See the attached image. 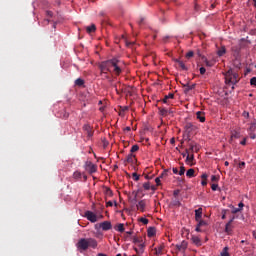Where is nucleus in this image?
<instances>
[{
    "mask_svg": "<svg viewBox=\"0 0 256 256\" xmlns=\"http://www.w3.org/2000/svg\"><path fill=\"white\" fill-rule=\"evenodd\" d=\"M123 63L121 62V60L117 59V58H112L110 60L107 61H103L100 63L99 65V69L101 71V73H115L116 75H121L123 69Z\"/></svg>",
    "mask_w": 256,
    "mask_h": 256,
    "instance_id": "obj_1",
    "label": "nucleus"
},
{
    "mask_svg": "<svg viewBox=\"0 0 256 256\" xmlns=\"http://www.w3.org/2000/svg\"><path fill=\"white\" fill-rule=\"evenodd\" d=\"M76 247L80 253H83V251H87L89 247H92V249H96L97 247V240L93 238H81L77 244Z\"/></svg>",
    "mask_w": 256,
    "mask_h": 256,
    "instance_id": "obj_2",
    "label": "nucleus"
},
{
    "mask_svg": "<svg viewBox=\"0 0 256 256\" xmlns=\"http://www.w3.org/2000/svg\"><path fill=\"white\" fill-rule=\"evenodd\" d=\"M225 81L227 85H237V83H239V74L235 72V70L229 69L225 73Z\"/></svg>",
    "mask_w": 256,
    "mask_h": 256,
    "instance_id": "obj_3",
    "label": "nucleus"
},
{
    "mask_svg": "<svg viewBox=\"0 0 256 256\" xmlns=\"http://www.w3.org/2000/svg\"><path fill=\"white\" fill-rule=\"evenodd\" d=\"M95 229H102V231H110V229H113V224H111V221H104L102 223L96 224Z\"/></svg>",
    "mask_w": 256,
    "mask_h": 256,
    "instance_id": "obj_4",
    "label": "nucleus"
},
{
    "mask_svg": "<svg viewBox=\"0 0 256 256\" xmlns=\"http://www.w3.org/2000/svg\"><path fill=\"white\" fill-rule=\"evenodd\" d=\"M85 170L90 173V175H93V173H97V165L93 164L91 161H87L85 163Z\"/></svg>",
    "mask_w": 256,
    "mask_h": 256,
    "instance_id": "obj_5",
    "label": "nucleus"
},
{
    "mask_svg": "<svg viewBox=\"0 0 256 256\" xmlns=\"http://www.w3.org/2000/svg\"><path fill=\"white\" fill-rule=\"evenodd\" d=\"M84 217L91 223H97V215L92 211H86Z\"/></svg>",
    "mask_w": 256,
    "mask_h": 256,
    "instance_id": "obj_6",
    "label": "nucleus"
},
{
    "mask_svg": "<svg viewBox=\"0 0 256 256\" xmlns=\"http://www.w3.org/2000/svg\"><path fill=\"white\" fill-rule=\"evenodd\" d=\"M136 207L138 211H141V213H145V208L147 207V200H140L137 204Z\"/></svg>",
    "mask_w": 256,
    "mask_h": 256,
    "instance_id": "obj_7",
    "label": "nucleus"
},
{
    "mask_svg": "<svg viewBox=\"0 0 256 256\" xmlns=\"http://www.w3.org/2000/svg\"><path fill=\"white\" fill-rule=\"evenodd\" d=\"M189 147V151H191V153H199V149H201V146L195 142H190Z\"/></svg>",
    "mask_w": 256,
    "mask_h": 256,
    "instance_id": "obj_8",
    "label": "nucleus"
},
{
    "mask_svg": "<svg viewBox=\"0 0 256 256\" xmlns=\"http://www.w3.org/2000/svg\"><path fill=\"white\" fill-rule=\"evenodd\" d=\"M174 63H177V65L180 67V69H182V71H187L188 70L184 61H181L179 59H174Z\"/></svg>",
    "mask_w": 256,
    "mask_h": 256,
    "instance_id": "obj_9",
    "label": "nucleus"
},
{
    "mask_svg": "<svg viewBox=\"0 0 256 256\" xmlns=\"http://www.w3.org/2000/svg\"><path fill=\"white\" fill-rule=\"evenodd\" d=\"M203 217V208H198L195 210V221H199Z\"/></svg>",
    "mask_w": 256,
    "mask_h": 256,
    "instance_id": "obj_10",
    "label": "nucleus"
},
{
    "mask_svg": "<svg viewBox=\"0 0 256 256\" xmlns=\"http://www.w3.org/2000/svg\"><path fill=\"white\" fill-rule=\"evenodd\" d=\"M83 131L86 132L88 137H91L93 135V128H91L88 124L83 126Z\"/></svg>",
    "mask_w": 256,
    "mask_h": 256,
    "instance_id": "obj_11",
    "label": "nucleus"
},
{
    "mask_svg": "<svg viewBox=\"0 0 256 256\" xmlns=\"http://www.w3.org/2000/svg\"><path fill=\"white\" fill-rule=\"evenodd\" d=\"M196 118L200 121V123H205V112H196Z\"/></svg>",
    "mask_w": 256,
    "mask_h": 256,
    "instance_id": "obj_12",
    "label": "nucleus"
},
{
    "mask_svg": "<svg viewBox=\"0 0 256 256\" xmlns=\"http://www.w3.org/2000/svg\"><path fill=\"white\" fill-rule=\"evenodd\" d=\"M115 231H118V233H125V224L119 223L116 226H114Z\"/></svg>",
    "mask_w": 256,
    "mask_h": 256,
    "instance_id": "obj_13",
    "label": "nucleus"
},
{
    "mask_svg": "<svg viewBox=\"0 0 256 256\" xmlns=\"http://www.w3.org/2000/svg\"><path fill=\"white\" fill-rule=\"evenodd\" d=\"M187 241H182L180 244L176 245V248L178 249V251H185V249H187Z\"/></svg>",
    "mask_w": 256,
    "mask_h": 256,
    "instance_id": "obj_14",
    "label": "nucleus"
},
{
    "mask_svg": "<svg viewBox=\"0 0 256 256\" xmlns=\"http://www.w3.org/2000/svg\"><path fill=\"white\" fill-rule=\"evenodd\" d=\"M147 235L148 237H155V235H157V229H155V227L148 228Z\"/></svg>",
    "mask_w": 256,
    "mask_h": 256,
    "instance_id": "obj_15",
    "label": "nucleus"
},
{
    "mask_svg": "<svg viewBox=\"0 0 256 256\" xmlns=\"http://www.w3.org/2000/svg\"><path fill=\"white\" fill-rule=\"evenodd\" d=\"M133 243L140 245L143 243V237L142 236H133L132 238Z\"/></svg>",
    "mask_w": 256,
    "mask_h": 256,
    "instance_id": "obj_16",
    "label": "nucleus"
},
{
    "mask_svg": "<svg viewBox=\"0 0 256 256\" xmlns=\"http://www.w3.org/2000/svg\"><path fill=\"white\" fill-rule=\"evenodd\" d=\"M86 31L87 33H95V31H97V26H95V24L87 26Z\"/></svg>",
    "mask_w": 256,
    "mask_h": 256,
    "instance_id": "obj_17",
    "label": "nucleus"
},
{
    "mask_svg": "<svg viewBox=\"0 0 256 256\" xmlns=\"http://www.w3.org/2000/svg\"><path fill=\"white\" fill-rule=\"evenodd\" d=\"M227 53V49L225 46H221V48L217 51L218 57H223Z\"/></svg>",
    "mask_w": 256,
    "mask_h": 256,
    "instance_id": "obj_18",
    "label": "nucleus"
},
{
    "mask_svg": "<svg viewBox=\"0 0 256 256\" xmlns=\"http://www.w3.org/2000/svg\"><path fill=\"white\" fill-rule=\"evenodd\" d=\"M143 189H145V191H149V189H152V191H155V186H151V183L146 182L143 184Z\"/></svg>",
    "mask_w": 256,
    "mask_h": 256,
    "instance_id": "obj_19",
    "label": "nucleus"
},
{
    "mask_svg": "<svg viewBox=\"0 0 256 256\" xmlns=\"http://www.w3.org/2000/svg\"><path fill=\"white\" fill-rule=\"evenodd\" d=\"M125 163H135V155L134 154H129L126 158Z\"/></svg>",
    "mask_w": 256,
    "mask_h": 256,
    "instance_id": "obj_20",
    "label": "nucleus"
},
{
    "mask_svg": "<svg viewBox=\"0 0 256 256\" xmlns=\"http://www.w3.org/2000/svg\"><path fill=\"white\" fill-rule=\"evenodd\" d=\"M185 129L188 130L189 133H191V131H195L196 127L192 123H187L185 125Z\"/></svg>",
    "mask_w": 256,
    "mask_h": 256,
    "instance_id": "obj_21",
    "label": "nucleus"
},
{
    "mask_svg": "<svg viewBox=\"0 0 256 256\" xmlns=\"http://www.w3.org/2000/svg\"><path fill=\"white\" fill-rule=\"evenodd\" d=\"M75 85H76L77 87H83V85H85V80H84V79H81V78H77V79L75 80Z\"/></svg>",
    "mask_w": 256,
    "mask_h": 256,
    "instance_id": "obj_22",
    "label": "nucleus"
},
{
    "mask_svg": "<svg viewBox=\"0 0 256 256\" xmlns=\"http://www.w3.org/2000/svg\"><path fill=\"white\" fill-rule=\"evenodd\" d=\"M186 176H188V177H189V179H191V178L195 177V169L190 168L189 170H187V172H186Z\"/></svg>",
    "mask_w": 256,
    "mask_h": 256,
    "instance_id": "obj_23",
    "label": "nucleus"
},
{
    "mask_svg": "<svg viewBox=\"0 0 256 256\" xmlns=\"http://www.w3.org/2000/svg\"><path fill=\"white\" fill-rule=\"evenodd\" d=\"M159 113L162 117H167V115H169V110L166 108H159Z\"/></svg>",
    "mask_w": 256,
    "mask_h": 256,
    "instance_id": "obj_24",
    "label": "nucleus"
},
{
    "mask_svg": "<svg viewBox=\"0 0 256 256\" xmlns=\"http://www.w3.org/2000/svg\"><path fill=\"white\" fill-rule=\"evenodd\" d=\"M174 98H175V94L169 93L168 95L164 96L162 102H163V103H167V100H168V99H174Z\"/></svg>",
    "mask_w": 256,
    "mask_h": 256,
    "instance_id": "obj_25",
    "label": "nucleus"
},
{
    "mask_svg": "<svg viewBox=\"0 0 256 256\" xmlns=\"http://www.w3.org/2000/svg\"><path fill=\"white\" fill-rule=\"evenodd\" d=\"M202 61L205 62L206 67H213V62L207 60V57L202 56Z\"/></svg>",
    "mask_w": 256,
    "mask_h": 256,
    "instance_id": "obj_26",
    "label": "nucleus"
},
{
    "mask_svg": "<svg viewBox=\"0 0 256 256\" xmlns=\"http://www.w3.org/2000/svg\"><path fill=\"white\" fill-rule=\"evenodd\" d=\"M220 255L221 256H231L230 254H229V247H224L223 248V250H222V252L220 253Z\"/></svg>",
    "mask_w": 256,
    "mask_h": 256,
    "instance_id": "obj_27",
    "label": "nucleus"
},
{
    "mask_svg": "<svg viewBox=\"0 0 256 256\" xmlns=\"http://www.w3.org/2000/svg\"><path fill=\"white\" fill-rule=\"evenodd\" d=\"M233 139H239V132L234 131L231 134L230 143H232Z\"/></svg>",
    "mask_w": 256,
    "mask_h": 256,
    "instance_id": "obj_28",
    "label": "nucleus"
},
{
    "mask_svg": "<svg viewBox=\"0 0 256 256\" xmlns=\"http://www.w3.org/2000/svg\"><path fill=\"white\" fill-rule=\"evenodd\" d=\"M192 241H193V243H194L195 245H198V246L201 245V239H199V237H197V236H193V237H192Z\"/></svg>",
    "mask_w": 256,
    "mask_h": 256,
    "instance_id": "obj_29",
    "label": "nucleus"
},
{
    "mask_svg": "<svg viewBox=\"0 0 256 256\" xmlns=\"http://www.w3.org/2000/svg\"><path fill=\"white\" fill-rule=\"evenodd\" d=\"M231 231H233L231 229V224H226L225 225V233H227V235H231Z\"/></svg>",
    "mask_w": 256,
    "mask_h": 256,
    "instance_id": "obj_30",
    "label": "nucleus"
},
{
    "mask_svg": "<svg viewBox=\"0 0 256 256\" xmlns=\"http://www.w3.org/2000/svg\"><path fill=\"white\" fill-rule=\"evenodd\" d=\"M139 151V145H133L130 150V154L137 153Z\"/></svg>",
    "mask_w": 256,
    "mask_h": 256,
    "instance_id": "obj_31",
    "label": "nucleus"
},
{
    "mask_svg": "<svg viewBox=\"0 0 256 256\" xmlns=\"http://www.w3.org/2000/svg\"><path fill=\"white\" fill-rule=\"evenodd\" d=\"M197 221V223H198V227H205V226H207V222L206 221H204V220H196Z\"/></svg>",
    "mask_w": 256,
    "mask_h": 256,
    "instance_id": "obj_32",
    "label": "nucleus"
},
{
    "mask_svg": "<svg viewBox=\"0 0 256 256\" xmlns=\"http://www.w3.org/2000/svg\"><path fill=\"white\" fill-rule=\"evenodd\" d=\"M144 249H145V244L143 242L138 244V250L140 253H143Z\"/></svg>",
    "mask_w": 256,
    "mask_h": 256,
    "instance_id": "obj_33",
    "label": "nucleus"
},
{
    "mask_svg": "<svg viewBox=\"0 0 256 256\" xmlns=\"http://www.w3.org/2000/svg\"><path fill=\"white\" fill-rule=\"evenodd\" d=\"M167 175H169V169H166L161 173L160 179H163V177H167Z\"/></svg>",
    "mask_w": 256,
    "mask_h": 256,
    "instance_id": "obj_34",
    "label": "nucleus"
},
{
    "mask_svg": "<svg viewBox=\"0 0 256 256\" xmlns=\"http://www.w3.org/2000/svg\"><path fill=\"white\" fill-rule=\"evenodd\" d=\"M139 221H140V223H143V225H148L149 224V219H147V218H140L139 219Z\"/></svg>",
    "mask_w": 256,
    "mask_h": 256,
    "instance_id": "obj_35",
    "label": "nucleus"
},
{
    "mask_svg": "<svg viewBox=\"0 0 256 256\" xmlns=\"http://www.w3.org/2000/svg\"><path fill=\"white\" fill-rule=\"evenodd\" d=\"M193 159H195V156L192 154V155H187L186 156V161H188L189 163H191L193 161Z\"/></svg>",
    "mask_w": 256,
    "mask_h": 256,
    "instance_id": "obj_36",
    "label": "nucleus"
},
{
    "mask_svg": "<svg viewBox=\"0 0 256 256\" xmlns=\"http://www.w3.org/2000/svg\"><path fill=\"white\" fill-rule=\"evenodd\" d=\"M73 177L74 179H81V172L79 171L74 172Z\"/></svg>",
    "mask_w": 256,
    "mask_h": 256,
    "instance_id": "obj_37",
    "label": "nucleus"
},
{
    "mask_svg": "<svg viewBox=\"0 0 256 256\" xmlns=\"http://www.w3.org/2000/svg\"><path fill=\"white\" fill-rule=\"evenodd\" d=\"M194 55H195V52L189 51L188 53H186V59H191V57H193Z\"/></svg>",
    "mask_w": 256,
    "mask_h": 256,
    "instance_id": "obj_38",
    "label": "nucleus"
},
{
    "mask_svg": "<svg viewBox=\"0 0 256 256\" xmlns=\"http://www.w3.org/2000/svg\"><path fill=\"white\" fill-rule=\"evenodd\" d=\"M239 211H241V209H239V208H236V207L232 206L231 213H233V215H235V214L239 213Z\"/></svg>",
    "mask_w": 256,
    "mask_h": 256,
    "instance_id": "obj_39",
    "label": "nucleus"
},
{
    "mask_svg": "<svg viewBox=\"0 0 256 256\" xmlns=\"http://www.w3.org/2000/svg\"><path fill=\"white\" fill-rule=\"evenodd\" d=\"M250 85H252L253 87H256V77H252L250 79Z\"/></svg>",
    "mask_w": 256,
    "mask_h": 256,
    "instance_id": "obj_40",
    "label": "nucleus"
},
{
    "mask_svg": "<svg viewBox=\"0 0 256 256\" xmlns=\"http://www.w3.org/2000/svg\"><path fill=\"white\" fill-rule=\"evenodd\" d=\"M194 88H195V84H192V85L187 84L186 85V91H192V89H194Z\"/></svg>",
    "mask_w": 256,
    "mask_h": 256,
    "instance_id": "obj_41",
    "label": "nucleus"
},
{
    "mask_svg": "<svg viewBox=\"0 0 256 256\" xmlns=\"http://www.w3.org/2000/svg\"><path fill=\"white\" fill-rule=\"evenodd\" d=\"M133 235V231H127L124 234L125 239H129V236Z\"/></svg>",
    "mask_w": 256,
    "mask_h": 256,
    "instance_id": "obj_42",
    "label": "nucleus"
},
{
    "mask_svg": "<svg viewBox=\"0 0 256 256\" xmlns=\"http://www.w3.org/2000/svg\"><path fill=\"white\" fill-rule=\"evenodd\" d=\"M132 177H133L134 181H139V174H137V172H134L132 174Z\"/></svg>",
    "mask_w": 256,
    "mask_h": 256,
    "instance_id": "obj_43",
    "label": "nucleus"
},
{
    "mask_svg": "<svg viewBox=\"0 0 256 256\" xmlns=\"http://www.w3.org/2000/svg\"><path fill=\"white\" fill-rule=\"evenodd\" d=\"M256 129V122H253L251 125H250V131H255Z\"/></svg>",
    "mask_w": 256,
    "mask_h": 256,
    "instance_id": "obj_44",
    "label": "nucleus"
},
{
    "mask_svg": "<svg viewBox=\"0 0 256 256\" xmlns=\"http://www.w3.org/2000/svg\"><path fill=\"white\" fill-rule=\"evenodd\" d=\"M211 181H212L213 183H215V182L219 181V178H217V176H215V175H212V176H211Z\"/></svg>",
    "mask_w": 256,
    "mask_h": 256,
    "instance_id": "obj_45",
    "label": "nucleus"
},
{
    "mask_svg": "<svg viewBox=\"0 0 256 256\" xmlns=\"http://www.w3.org/2000/svg\"><path fill=\"white\" fill-rule=\"evenodd\" d=\"M206 69H205V67H201L200 68V75H205V73H206Z\"/></svg>",
    "mask_w": 256,
    "mask_h": 256,
    "instance_id": "obj_46",
    "label": "nucleus"
},
{
    "mask_svg": "<svg viewBox=\"0 0 256 256\" xmlns=\"http://www.w3.org/2000/svg\"><path fill=\"white\" fill-rule=\"evenodd\" d=\"M155 183L158 186L161 185V178H160V176L155 179Z\"/></svg>",
    "mask_w": 256,
    "mask_h": 256,
    "instance_id": "obj_47",
    "label": "nucleus"
},
{
    "mask_svg": "<svg viewBox=\"0 0 256 256\" xmlns=\"http://www.w3.org/2000/svg\"><path fill=\"white\" fill-rule=\"evenodd\" d=\"M179 175H185V168L183 166L180 168Z\"/></svg>",
    "mask_w": 256,
    "mask_h": 256,
    "instance_id": "obj_48",
    "label": "nucleus"
},
{
    "mask_svg": "<svg viewBox=\"0 0 256 256\" xmlns=\"http://www.w3.org/2000/svg\"><path fill=\"white\" fill-rule=\"evenodd\" d=\"M217 187H219V185H217V184H212V185H211L212 191H217Z\"/></svg>",
    "mask_w": 256,
    "mask_h": 256,
    "instance_id": "obj_49",
    "label": "nucleus"
},
{
    "mask_svg": "<svg viewBox=\"0 0 256 256\" xmlns=\"http://www.w3.org/2000/svg\"><path fill=\"white\" fill-rule=\"evenodd\" d=\"M238 209H240V211H242L243 210V207H245V204H243V202H240L239 204H238Z\"/></svg>",
    "mask_w": 256,
    "mask_h": 256,
    "instance_id": "obj_50",
    "label": "nucleus"
},
{
    "mask_svg": "<svg viewBox=\"0 0 256 256\" xmlns=\"http://www.w3.org/2000/svg\"><path fill=\"white\" fill-rule=\"evenodd\" d=\"M195 231H197V233H201V226H199V224H197Z\"/></svg>",
    "mask_w": 256,
    "mask_h": 256,
    "instance_id": "obj_51",
    "label": "nucleus"
},
{
    "mask_svg": "<svg viewBox=\"0 0 256 256\" xmlns=\"http://www.w3.org/2000/svg\"><path fill=\"white\" fill-rule=\"evenodd\" d=\"M189 155V149H186L184 153H182L183 157H187Z\"/></svg>",
    "mask_w": 256,
    "mask_h": 256,
    "instance_id": "obj_52",
    "label": "nucleus"
},
{
    "mask_svg": "<svg viewBox=\"0 0 256 256\" xmlns=\"http://www.w3.org/2000/svg\"><path fill=\"white\" fill-rule=\"evenodd\" d=\"M233 221H235V216H233L230 220H229V222L227 223L228 225H232L233 224Z\"/></svg>",
    "mask_w": 256,
    "mask_h": 256,
    "instance_id": "obj_53",
    "label": "nucleus"
},
{
    "mask_svg": "<svg viewBox=\"0 0 256 256\" xmlns=\"http://www.w3.org/2000/svg\"><path fill=\"white\" fill-rule=\"evenodd\" d=\"M240 145H247V139H243L241 142H240Z\"/></svg>",
    "mask_w": 256,
    "mask_h": 256,
    "instance_id": "obj_54",
    "label": "nucleus"
},
{
    "mask_svg": "<svg viewBox=\"0 0 256 256\" xmlns=\"http://www.w3.org/2000/svg\"><path fill=\"white\" fill-rule=\"evenodd\" d=\"M207 177H208V176H207V174H205V173L201 175V179H203V180H207Z\"/></svg>",
    "mask_w": 256,
    "mask_h": 256,
    "instance_id": "obj_55",
    "label": "nucleus"
},
{
    "mask_svg": "<svg viewBox=\"0 0 256 256\" xmlns=\"http://www.w3.org/2000/svg\"><path fill=\"white\" fill-rule=\"evenodd\" d=\"M201 185H202L203 187H206V185H207V180H202Z\"/></svg>",
    "mask_w": 256,
    "mask_h": 256,
    "instance_id": "obj_56",
    "label": "nucleus"
},
{
    "mask_svg": "<svg viewBox=\"0 0 256 256\" xmlns=\"http://www.w3.org/2000/svg\"><path fill=\"white\" fill-rule=\"evenodd\" d=\"M172 171L175 175H177V173H179V170L177 168H172Z\"/></svg>",
    "mask_w": 256,
    "mask_h": 256,
    "instance_id": "obj_57",
    "label": "nucleus"
},
{
    "mask_svg": "<svg viewBox=\"0 0 256 256\" xmlns=\"http://www.w3.org/2000/svg\"><path fill=\"white\" fill-rule=\"evenodd\" d=\"M144 21H145V18H140V20L138 21V25H141Z\"/></svg>",
    "mask_w": 256,
    "mask_h": 256,
    "instance_id": "obj_58",
    "label": "nucleus"
},
{
    "mask_svg": "<svg viewBox=\"0 0 256 256\" xmlns=\"http://www.w3.org/2000/svg\"><path fill=\"white\" fill-rule=\"evenodd\" d=\"M46 13H47L48 17H53V12L52 11H47Z\"/></svg>",
    "mask_w": 256,
    "mask_h": 256,
    "instance_id": "obj_59",
    "label": "nucleus"
},
{
    "mask_svg": "<svg viewBox=\"0 0 256 256\" xmlns=\"http://www.w3.org/2000/svg\"><path fill=\"white\" fill-rule=\"evenodd\" d=\"M106 205H107L108 207H113V203H112L111 201H108V202L106 203Z\"/></svg>",
    "mask_w": 256,
    "mask_h": 256,
    "instance_id": "obj_60",
    "label": "nucleus"
},
{
    "mask_svg": "<svg viewBox=\"0 0 256 256\" xmlns=\"http://www.w3.org/2000/svg\"><path fill=\"white\" fill-rule=\"evenodd\" d=\"M145 179H148V180L153 179V176H149V175L146 174Z\"/></svg>",
    "mask_w": 256,
    "mask_h": 256,
    "instance_id": "obj_61",
    "label": "nucleus"
},
{
    "mask_svg": "<svg viewBox=\"0 0 256 256\" xmlns=\"http://www.w3.org/2000/svg\"><path fill=\"white\" fill-rule=\"evenodd\" d=\"M197 55H198V57H201V59H203V55H201V51H197Z\"/></svg>",
    "mask_w": 256,
    "mask_h": 256,
    "instance_id": "obj_62",
    "label": "nucleus"
},
{
    "mask_svg": "<svg viewBox=\"0 0 256 256\" xmlns=\"http://www.w3.org/2000/svg\"><path fill=\"white\" fill-rule=\"evenodd\" d=\"M170 143L173 145L175 144V138H171Z\"/></svg>",
    "mask_w": 256,
    "mask_h": 256,
    "instance_id": "obj_63",
    "label": "nucleus"
},
{
    "mask_svg": "<svg viewBox=\"0 0 256 256\" xmlns=\"http://www.w3.org/2000/svg\"><path fill=\"white\" fill-rule=\"evenodd\" d=\"M97 256H106V255L103 253H99Z\"/></svg>",
    "mask_w": 256,
    "mask_h": 256,
    "instance_id": "obj_64",
    "label": "nucleus"
}]
</instances>
